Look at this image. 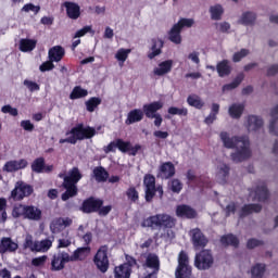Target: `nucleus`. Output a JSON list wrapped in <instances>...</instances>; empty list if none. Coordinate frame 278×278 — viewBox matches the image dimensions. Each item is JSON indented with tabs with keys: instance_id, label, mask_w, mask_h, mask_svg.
Masks as SVG:
<instances>
[{
	"instance_id": "1",
	"label": "nucleus",
	"mask_w": 278,
	"mask_h": 278,
	"mask_svg": "<svg viewBox=\"0 0 278 278\" xmlns=\"http://www.w3.org/2000/svg\"><path fill=\"white\" fill-rule=\"evenodd\" d=\"M219 138L225 149H236V152L230 155L232 162L238 164L251 157V141H249L247 136L229 137V132L222 131Z\"/></svg>"
},
{
	"instance_id": "2",
	"label": "nucleus",
	"mask_w": 278,
	"mask_h": 278,
	"mask_svg": "<svg viewBox=\"0 0 278 278\" xmlns=\"http://www.w3.org/2000/svg\"><path fill=\"white\" fill-rule=\"evenodd\" d=\"M60 179H63L62 188H64L65 192L62 193V201H68V199H73V197H77L79 189L77 188V184L81 181L84 175L79 170V167H73L68 170V175L59 174Z\"/></svg>"
},
{
	"instance_id": "3",
	"label": "nucleus",
	"mask_w": 278,
	"mask_h": 278,
	"mask_svg": "<svg viewBox=\"0 0 278 278\" xmlns=\"http://www.w3.org/2000/svg\"><path fill=\"white\" fill-rule=\"evenodd\" d=\"M141 227H147L152 231L173 229L175 227V218L166 213L151 215L142 220Z\"/></svg>"
},
{
	"instance_id": "4",
	"label": "nucleus",
	"mask_w": 278,
	"mask_h": 278,
	"mask_svg": "<svg viewBox=\"0 0 278 278\" xmlns=\"http://www.w3.org/2000/svg\"><path fill=\"white\" fill-rule=\"evenodd\" d=\"M71 134V137L65 139H60V144H77V140H90L97 136V129L94 127L85 126L84 123L76 124L70 131L66 132V136Z\"/></svg>"
},
{
	"instance_id": "5",
	"label": "nucleus",
	"mask_w": 278,
	"mask_h": 278,
	"mask_svg": "<svg viewBox=\"0 0 278 278\" xmlns=\"http://www.w3.org/2000/svg\"><path fill=\"white\" fill-rule=\"evenodd\" d=\"M143 186H144V199L147 201V203H151V201H153V199L155 198V193L159 192V197L160 199H162V197H164V189L162 188V186H157L155 187V176L151 175V174H146L143 177Z\"/></svg>"
},
{
	"instance_id": "6",
	"label": "nucleus",
	"mask_w": 278,
	"mask_h": 278,
	"mask_svg": "<svg viewBox=\"0 0 278 278\" xmlns=\"http://www.w3.org/2000/svg\"><path fill=\"white\" fill-rule=\"evenodd\" d=\"M176 278H190L192 277V267H190V258L186 251H180L178 254V266L175 270Z\"/></svg>"
},
{
	"instance_id": "7",
	"label": "nucleus",
	"mask_w": 278,
	"mask_h": 278,
	"mask_svg": "<svg viewBox=\"0 0 278 278\" xmlns=\"http://www.w3.org/2000/svg\"><path fill=\"white\" fill-rule=\"evenodd\" d=\"M162 108H164V103L160 101H154L143 105V113L146 118H154L155 127H162V123L164 122L162 115L157 113L160 110H162Z\"/></svg>"
},
{
	"instance_id": "8",
	"label": "nucleus",
	"mask_w": 278,
	"mask_h": 278,
	"mask_svg": "<svg viewBox=\"0 0 278 278\" xmlns=\"http://www.w3.org/2000/svg\"><path fill=\"white\" fill-rule=\"evenodd\" d=\"M194 266L198 270H210L214 266V255L212 250H202L195 254Z\"/></svg>"
},
{
	"instance_id": "9",
	"label": "nucleus",
	"mask_w": 278,
	"mask_h": 278,
	"mask_svg": "<svg viewBox=\"0 0 278 278\" xmlns=\"http://www.w3.org/2000/svg\"><path fill=\"white\" fill-rule=\"evenodd\" d=\"M31 194H34V187L23 180H18L11 191V199L13 201H23L26 197H31Z\"/></svg>"
},
{
	"instance_id": "10",
	"label": "nucleus",
	"mask_w": 278,
	"mask_h": 278,
	"mask_svg": "<svg viewBox=\"0 0 278 278\" xmlns=\"http://www.w3.org/2000/svg\"><path fill=\"white\" fill-rule=\"evenodd\" d=\"M108 245H101L93 256V264L100 273H108L110 270V258L108 257Z\"/></svg>"
},
{
	"instance_id": "11",
	"label": "nucleus",
	"mask_w": 278,
	"mask_h": 278,
	"mask_svg": "<svg viewBox=\"0 0 278 278\" xmlns=\"http://www.w3.org/2000/svg\"><path fill=\"white\" fill-rule=\"evenodd\" d=\"M189 236L192 247L195 251H200V249H205V247H207V244L210 243V239H207V236H205V233H203L200 228H192L189 231Z\"/></svg>"
},
{
	"instance_id": "12",
	"label": "nucleus",
	"mask_w": 278,
	"mask_h": 278,
	"mask_svg": "<svg viewBox=\"0 0 278 278\" xmlns=\"http://www.w3.org/2000/svg\"><path fill=\"white\" fill-rule=\"evenodd\" d=\"M160 256L155 253H148L143 263V268H150L152 273L148 274L144 278H157V275H160Z\"/></svg>"
},
{
	"instance_id": "13",
	"label": "nucleus",
	"mask_w": 278,
	"mask_h": 278,
	"mask_svg": "<svg viewBox=\"0 0 278 278\" xmlns=\"http://www.w3.org/2000/svg\"><path fill=\"white\" fill-rule=\"evenodd\" d=\"M103 207V200L94 197L85 199L80 205L83 214H94Z\"/></svg>"
},
{
	"instance_id": "14",
	"label": "nucleus",
	"mask_w": 278,
	"mask_h": 278,
	"mask_svg": "<svg viewBox=\"0 0 278 278\" xmlns=\"http://www.w3.org/2000/svg\"><path fill=\"white\" fill-rule=\"evenodd\" d=\"M68 262H71V260L68 258V253L64 251H60L53 254L52 256L51 270H64Z\"/></svg>"
},
{
	"instance_id": "15",
	"label": "nucleus",
	"mask_w": 278,
	"mask_h": 278,
	"mask_svg": "<svg viewBox=\"0 0 278 278\" xmlns=\"http://www.w3.org/2000/svg\"><path fill=\"white\" fill-rule=\"evenodd\" d=\"M176 216L187 219L197 218V211L188 204H180L176 207Z\"/></svg>"
},
{
	"instance_id": "16",
	"label": "nucleus",
	"mask_w": 278,
	"mask_h": 278,
	"mask_svg": "<svg viewBox=\"0 0 278 278\" xmlns=\"http://www.w3.org/2000/svg\"><path fill=\"white\" fill-rule=\"evenodd\" d=\"M18 243L14 242L10 237H3L0 240V253H16Z\"/></svg>"
},
{
	"instance_id": "17",
	"label": "nucleus",
	"mask_w": 278,
	"mask_h": 278,
	"mask_svg": "<svg viewBox=\"0 0 278 278\" xmlns=\"http://www.w3.org/2000/svg\"><path fill=\"white\" fill-rule=\"evenodd\" d=\"M63 5L66 10L67 17L72 21H77V18L81 16V8L79 7V4L66 1Z\"/></svg>"
},
{
	"instance_id": "18",
	"label": "nucleus",
	"mask_w": 278,
	"mask_h": 278,
	"mask_svg": "<svg viewBox=\"0 0 278 278\" xmlns=\"http://www.w3.org/2000/svg\"><path fill=\"white\" fill-rule=\"evenodd\" d=\"M151 52L148 53L149 60H154L157 55H162V49H164V40L160 38H152L151 39Z\"/></svg>"
},
{
	"instance_id": "19",
	"label": "nucleus",
	"mask_w": 278,
	"mask_h": 278,
	"mask_svg": "<svg viewBox=\"0 0 278 278\" xmlns=\"http://www.w3.org/2000/svg\"><path fill=\"white\" fill-rule=\"evenodd\" d=\"M269 197H270V192H268V187L266 186V182H262L255 188L254 190L255 201H258L260 203H265V201H268Z\"/></svg>"
},
{
	"instance_id": "20",
	"label": "nucleus",
	"mask_w": 278,
	"mask_h": 278,
	"mask_svg": "<svg viewBox=\"0 0 278 278\" xmlns=\"http://www.w3.org/2000/svg\"><path fill=\"white\" fill-rule=\"evenodd\" d=\"M257 21V13L253 11H245L242 13L241 17L238 20L239 25H244L245 27H253Z\"/></svg>"
},
{
	"instance_id": "21",
	"label": "nucleus",
	"mask_w": 278,
	"mask_h": 278,
	"mask_svg": "<svg viewBox=\"0 0 278 278\" xmlns=\"http://www.w3.org/2000/svg\"><path fill=\"white\" fill-rule=\"evenodd\" d=\"M64 55H66V50L62 46H54L48 51V58L51 62H62Z\"/></svg>"
},
{
	"instance_id": "22",
	"label": "nucleus",
	"mask_w": 278,
	"mask_h": 278,
	"mask_svg": "<svg viewBox=\"0 0 278 278\" xmlns=\"http://www.w3.org/2000/svg\"><path fill=\"white\" fill-rule=\"evenodd\" d=\"M173 71V60H166L159 63V66L153 70V74L157 77H164Z\"/></svg>"
},
{
	"instance_id": "23",
	"label": "nucleus",
	"mask_w": 278,
	"mask_h": 278,
	"mask_svg": "<svg viewBox=\"0 0 278 278\" xmlns=\"http://www.w3.org/2000/svg\"><path fill=\"white\" fill-rule=\"evenodd\" d=\"M262 212L261 204H244L239 211V218H247L251 214H260Z\"/></svg>"
},
{
	"instance_id": "24",
	"label": "nucleus",
	"mask_w": 278,
	"mask_h": 278,
	"mask_svg": "<svg viewBox=\"0 0 278 278\" xmlns=\"http://www.w3.org/2000/svg\"><path fill=\"white\" fill-rule=\"evenodd\" d=\"M90 247L77 248L73 254H68L70 262H81L86 260V256L90 253Z\"/></svg>"
},
{
	"instance_id": "25",
	"label": "nucleus",
	"mask_w": 278,
	"mask_h": 278,
	"mask_svg": "<svg viewBox=\"0 0 278 278\" xmlns=\"http://www.w3.org/2000/svg\"><path fill=\"white\" fill-rule=\"evenodd\" d=\"M142 110L134 109V110L129 111L125 123L127 125H134V123H140V121H142V118H144V106L142 108Z\"/></svg>"
},
{
	"instance_id": "26",
	"label": "nucleus",
	"mask_w": 278,
	"mask_h": 278,
	"mask_svg": "<svg viewBox=\"0 0 278 278\" xmlns=\"http://www.w3.org/2000/svg\"><path fill=\"white\" fill-rule=\"evenodd\" d=\"M264 127V119L256 115H250L248 117V129L249 131H260Z\"/></svg>"
},
{
	"instance_id": "27",
	"label": "nucleus",
	"mask_w": 278,
	"mask_h": 278,
	"mask_svg": "<svg viewBox=\"0 0 278 278\" xmlns=\"http://www.w3.org/2000/svg\"><path fill=\"white\" fill-rule=\"evenodd\" d=\"M42 218V211L35 205H26L25 219L27 220H40Z\"/></svg>"
},
{
	"instance_id": "28",
	"label": "nucleus",
	"mask_w": 278,
	"mask_h": 278,
	"mask_svg": "<svg viewBox=\"0 0 278 278\" xmlns=\"http://www.w3.org/2000/svg\"><path fill=\"white\" fill-rule=\"evenodd\" d=\"M131 277V267L129 264L124 263L114 268V278H130Z\"/></svg>"
},
{
	"instance_id": "29",
	"label": "nucleus",
	"mask_w": 278,
	"mask_h": 278,
	"mask_svg": "<svg viewBox=\"0 0 278 278\" xmlns=\"http://www.w3.org/2000/svg\"><path fill=\"white\" fill-rule=\"evenodd\" d=\"M160 173L163 175L165 179H170L175 177V164L173 162H165L160 166Z\"/></svg>"
},
{
	"instance_id": "30",
	"label": "nucleus",
	"mask_w": 278,
	"mask_h": 278,
	"mask_svg": "<svg viewBox=\"0 0 278 278\" xmlns=\"http://www.w3.org/2000/svg\"><path fill=\"white\" fill-rule=\"evenodd\" d=\"M216 71L219 77H228V75H231V65H229V61L223 60L217 63Z\"/></svg>"
},
{
	"instance_id": "31",
	"label": "nucleus",
	"mask_w": 278,
	"mask_h": 278,
	"mask_svg": "<svg viewBox=\"0 0 278 278\" xmlns=\"http://www.w3.org/2000/svg\"><path fill=\"white\" fill-rule=\"evenodd\" d=\"M187 103L190 108H194L195 110H203L205 106V102L198 94H190L187 98Z\"/></svg>"
},
{
	"instance_id": "32",
	"label": "nucleus",
	"mask_w": 278,
	"mask_h": 278,
	"mask_svg": "<svg viewBox=\"0 0 278 278\" xmlns=\"http://www.w3.org/2000/svg\"><path fill=\"white\" fill-rule=\"evenodd\" d=\"M220 242L225 247H235V249H238V247H240V240L238 239V237H236V236H233L231 233L224 235L220 238Z\"/></svg>"
},
{
	"instance_id": "33",
	"label": "nucleus",
	"mask_w": 278,
	"mask_h": 278,
	"mask_svg": "<svg viewBox=\"0 0 278 278\" xmlns=\"http://www.w3.org/2000/svg\"><path fill=\"white\" fill-rule=\"evenodd\" d=\"M244 113V104L233 103L229 106L228 114L230 118H240Z\"/></svg>"
},
{
	"instance_id": "34",
	"label": "nucleus",
	"mask_w": 278,
	"mask_h": 278,
	"mask_svg": "<svg viewBox=\"0 0 278 278\" xmlns=\"http://www.w3.org/2000/svg\"><path fill=\"white\" fill-rule=\"evenodd\" d=\"M168 36L170 42H174V45H181V28L176 26V24L169 30Z\"/></svg>"
},
{
	"instance_id": "35",
	"label": "nucleus",
	"mask_w": 278,
	"mask_h": 278,
	"mask_svg": "<svg viewBox=\"0 0 278 278\" xmlns=\"http://www.w3.org/2000/svg\"><path fill=\"white\" fill-rule=\"evenodd\" d=\"M93 176L96 181L103 182V181H108V177H110V173L105 170V167L98 166L93 168Z\"/></svg>"
},
{
	"instance_id": "36",
	"label": "nucleus",
	"mask_w": 278,
	"mask_h": 278,
	"mask_svg": "<svg viewBox=\"0 0 278 278\" xmlns=\"http://www.w3.org/2000/svg\"><path fill=\"white\" fill-rule=\"evenodd\" d=\"M231 170V167L229 165L222 163L219 166H217V178L223 181V184H227V177H229V173Z\"/></svg>"
},
{
	"instance_id": "37",
	"label": "nucleus",
	"mask_w": 278,
	"mask_h": 278,
	"mask_svg": "<svg viewBox=\"0 0 278 278\" xmlns=\"http://www.w3.org/2000/svg\"><path fill=\"white\" fill-rule=\"evenodd\" d=\"M85 97H88V89L81 88V86H75L70 93V99L72 101H75L77 99H85Z\"/></svg>"
},
{
	"instance_id": "38",
	"label": "nucleus",
	"mask_w": 278,
	"mask_h": 278,
	"mask_svg": "<svg viewBox=\"0 0 278 278\" xmlns=\"http://www.w3.org/2000/svg\"><path fill=\"white\" fill-rule=\"evenodd\" d=\"M36 49V40L34 39H21L20 51L27 53V51H34Z\"/></svg>"
},
{
	"instance_id": "39",
	"label": "nucleus",
	"mask_w": 278,
	"mask_h": 278,
	"mask_svg": "<svg viewBox=\"0 0 278 278\" xmlns=\"http://www.w3.org/2000/svg\"><path fill=\"white\" fill-rule=\"evenodd\" d=\"M30 168L33 173H37L38 175L45 173V157L39 156L35 159L30 165Z\"/></svg>"
},
{
	"instance_id": "40",
	"label": "nucleus",
	"mask_w": 278,
	"mask_h": 278,
	"mask_svg": "<svg viewBox=\"0 0 278 278\" xmlns=\"http://www.w3.org/2000/svg\"><path fill=\"white\" fill-rule=\"evenodd\" d=\"M101 103H102V100L99 97L89 98L85 102L87 112H90V113L94 112V110H97V108H99V105H101Z\"/></svg>"
},
{
	"instance_id": "41",
	"label": "nucleus",
	"mask_w": 278,
	"mask_h": 278,
	"mask_svg": "<svg viewBox=\"0 0 278 278\" xmlns=\"http://www.w3.org/2000/svg\"><path fill=\"white\" fill-rule=\"evenodd\" d=\"M211 18L212 21H220L223 18V14L225 13V10L223 9V5L215 4L210 8Z\"/></svg>"
},
{
	"instance_id": "42",
	"label": "nucleus",
	"mask_w": 278,
	"mask_h": 278,
	"mask_svg": "<svg viewBox=\"0 0 278 278\" xmlns=\"http://www.w3.org/2000/svg\"><path fill=\"white\" fill-rule=\"evenodd\" d=\"M23 249L25 251L29 249L31 253H38V241H34V238L31 236H28L25 238Z\"/></svg>"
},
{
	"instance_id": "43",
	"label": "nucleus",
	"mask_w": 278,
	"mask_h": 278,
	"mask_svg": "<svg viewBox=\"0 0 278 278\" xmlns=\"http://www.w3.org/2000/svg\"><path fill=\"white\" fill-rule=\"evenodd\" d=\"M242 81H244V74L240 73L230 84L224 85L223 88L224 90H236V88H238V86H240Z\"/></svg>"
},
{
	"instance_id": "44",
	"label": "nucleus",
	"mask_w": 278,
	"mask_h": 278,
	"mask_svg": "<svg viewBox=\"0 0 278 278\" xmlns=\"http://www.w3.org/2000/svg\"><path fill=\"white\" fill-rule=\"evenodd\" d=\"M51 247H53V240L51 239L37 241V253H47Z\"/></svg>"
},
{
	"instance_id": "45",
	"label": "nucleus",
	"mask_w": 278,
	"mask_h": 278,
	"mask_svg": "<svg viewBox=\"0 0 278 278\" xmlns=\"http://www.w3.org/2000/svg\"><path fill=\"white\" fill-rule=\"evenodd\" d=\"M266 273V265L262 263H257L251 268V274L253 278H262Z\"/></svg>"
},
{
	"instance_id": "46",
	"label": "nucleus",
	"mask_w": 278,
	"mask_h": 278,
	"mask_svg": "<svg viewBox=\"0 0 278 278\" xmlns=\"http://www.w3.org/2000/svg\"><path fill=\"white\" fill-rule=\"evenodd\" d=\"M27 205L17 204L13 207L12 216L13 218H25Z\"/></svg>"
},
{
	"instance_id": "47",
	"label": "nucleus",
	"mask_w": 278,
	"mask_h": 278,
	"mask_svg": "<svg viewBox=\"0 0 278 278\" xmlns=\"http://www.w3.org/2000/svg\"><path fill=\"white\" fill-rule=\"evenodd\" d=\"M126 197L130 203H138L140 201V194L136 187H129L126 191Z\"/></svg>"
},
{
	"instance_id": "48",
	"label": "nucleus",
	"mask_w": 278,
	"mask_h": 278,
	"mask_svg": "<svg viewBox=\"0 0 278 278\" xmlns=\"http://www.w3.org/2000/svg\"><path fill=\"white\" fill-rule=\"evenodd\" d=\"M131 53V49H125V48H121L119 50H117L115 58L118 62H126L127 59L129 58V54Z\"/></svg>"
},
{
	"instance_id": "49",
	"label": "nucleus",
	"mask_w": 278,
	"mask_h": 278,
	"mask_svg": "<svg viewBox=\"0 0 278 278\" xmlns=\"http://www.w3.org/2000/svg\"><path fill=\"white\" fill-rule=\"evenodd\" d=\"M167 113L170 114V116H188V109L186 108L179 109L177 106H170L168 108Z\"/></svg>"
},
{
	"instance_id": "50",
	"label": "nucleus",
	"mask_w": 278,
	"mask_h": 278,
	"mask_svg": "<svg viewBox=\"0 0 278 278\" xmlns=\"http://www.w3.org/2000/svg\"><path fill=\"white\" fill-rule=\"evenodd\" d=\"M130 144L131 142L129 141H125L123 139H116V146L118 151H121V153H129Z\"/></svg>"
},
{
	"instance_id": "51",
	"label": "nucleus",
	"mask_w": 278,
	"mask_h": 278,
	"mask_svg": "<svg viewBox=\"0 0 278 278\" xmlns=\"http://www.w3.org/2000/svg\"><path fill=\"white\" fill-rule=\"evenodd\" d=\"M170 190L175 194H179V192H181V190H184V185L181 184V181L179 179H173L170 182Z\"/></svg>"
},
{
	"instance_id": "52",
	"label": "nucleus",
	"mask_w": 278,
	"mask_h": 278,
	"mask_svg": "<svg viewBox=\"0 0 278 278\" xmlns=\"http://www.w3.org/2000/svg\"><path fill=\"white\" fill-rule=\"evenodd\" d=\"M2 114H10V116H18V109L12 108L10 104H5L1 108Z\"/></svg>"
},
{
	"instance_id": "53",
	"label": "nucleus",
	"mask_w": 278,
	"mask_h": 278,
	"mask_svg": "<svg viewBox=\"0 0 278 278\" xmlns=\"http://www.w3.org/2000/svg\"><path fill=\"white\" fill-rule=\"evenodd\" d=\"M54 61H51V59H49V61L43 62L40 66H39V71L41 73H47V71H53L55 68V64H53Z\"/></svg>"
},
{
	"instance_id": "54",
	"label": "nucleus",
	"mask_w": 278,
	"mask_h": 278,
	"mask_svg": "<svg viewBox=\"0 0 278 278\" xmlns=\"http://www.w3.org/2000/svg\"><path fill=\"white\" fill-rule=\"evenodd\" d=\"M249 55V49H241L239 52H236L232 56L233 62H241L242 59L247 58Z\"/></svg>"
},
{
	"instance_id": "55",
	"label": "nucleus",
	"mask_w": 278,
	"mask_h": 278,
	"mask_svg": "<svg viewBox=\"0 0 278 278\" xmlns=\"http://www.w3.org/2000/svg\"><path fill=\"white\" fill-rule=\"evenodd\" d=\"M194 25V20L192 18H180L178 23H176V26L180 28V30L184 29V27H192Z\"/></svg>"
},
{
	"instance_id": "56",
	"label": "nucleus",
	"mask_w": 278,
	"mask_h": 278,
	"mask_svg": "<svg viewBox=\"0 0 278 278\" xmlns=\"http://www.w3.org/2000/svg\"><path fill=\"white\" fill-rule=\"evenodd\" d=\"M22 12H34V14H38V12H40V5H35L34 3H26L22 8Z\"/></svg>"
},
{
	"instance_id": "57",
	"label": "nucleus",
	"mask_w": 278,
	"mask_h": 278,
	"mask_svg": "<svg viewBox=\"0 0 278 278\" xmlns=\"http://www.w3.org/2000/svg\"><path fill=\"white\" fill-rule=\"evenodd\" d=\"M3 170H5L7 173H16V170H18L16 161H8L4 164Z\"/></svg>"
},
{
	"instance_id": "58",
	"label": "nucleus",
	"mask_w": 278,
	"mask_h": 278,
	"mask_svg": "<svg viewBox=\"0 0 278 278\" xmlns=\"http://www.w3.org/2000/svg\"><path fill=\"white\" fill-rule=\"evenodd\" d=\"M24 86H26V88H28L30 92H36L40 90V85H38L36 81H33V80L25 79Z\"/></svg>"
},
{
	"instance_id": "59",
	"label": "nucleus",
	"mask_w": 278,
	"mask_h": 278,
	"mask_svg": "<svg viewBox=\"0 0 278 278\" xmlns=\"http://www.w3.org/2000/svg\"><path fill=\"white\" fill-rule=\"evenodd\" d=\"M50 227L54 231H60V229H63L64 228L63 217H58L53 219Z\"/></svg>"
},
{
	"instance_id": "60",
	"label": "nucleus",
	"mask_w": 278,
	"mask_h": 278,
	"mask_svg": "<svg viewBox=\"0 0 278 278\" xmlns=\"http://www.w3.org/2000/svg\"><path fill=\"white\" fill-rule=\"evenodd\" d=\"M31 264L36 267L45 266V264H47V255L33 258Z\"/></svg>"
},
{
	"instance_id": "61",
	"label": "nucleus",
	"mask_w": 278,
	"mask_h": 278,
	"mask_svg": "<svg viewBox=\"0 0 278 278\" xmlns=\"http://www.w3.org/2000/svg\"><path fill=\"white\" fill-rule=\"evenodd\" d=\"M269 134H271L273 136H278V117H275L269 123Z\"/></svg>"
},
{
	"instance_id": "62",
	"label": "nucleus",
	"mask_w": 278,
	"mask_h": 278,
	"mask_svg": "<svg viewBox=\"0 0 278 278\" xmlns=\"http://www.w3.org/2000/svg\"><path fill=\"white\" fill-rule=\"evenodd\" d=\"M21 127L24 129V131H33L34 130V124L29 119H24L21 122Z\"/></svg>"
},
{
	"instance_id": "63",
	"label": "nucleus",
	"mask_w": 278,
	"mask_h": 278,
	"mask_svg": "<svg viewBox=\"0 0 278 278\" xmlns=\"http://www.w3.org/2000/svg\"><path fill=\"white\" fill-rule=\"evenodd\" d=\"M262 244H264V241L257 239H250L247 242L249 249H255V247H262Z\"/></svg>"
},
{
	"instance_id": "64",
	"label": "nucleus",
	"mask_w": 278,
	"mask_h": 278,
	"mask_svg": "<svg viewBox=\"0 0 278 278\" xmlns=\"http://www.w3.org/2000/svg\"><path fill=\"white\" fill-rule=\"evenodd\" d=\"M89 31H92V26H85L76 31L74 38H81L85 34H88Z\"/></svg>"
}]
</instances>
